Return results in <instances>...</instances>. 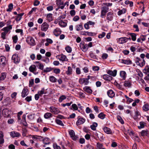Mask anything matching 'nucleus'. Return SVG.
Wrapping results in <instances>:
<instances>
[{"label": "nucleus", "mask_w": 149, "mask_h": 149, "mask_svg": "<svg viewBox=\"0 0 149 149\" xmlns=\"http://www.w3.org/2000/svg\"><path fill=\"white\" fill-rule=\"evenodd\" d=\"M27 42L30 45L33 46L35 45L33 38L31 37H28L26 39Z\"/></svg>", "instance_id": "1"}, {"label": "nucleus", "mask_w": 149, "mask_h": 149, "mask_svg": "<svg viewBox=\"0 0 149 149\" xmlns=\"http://www.w3.org/2000/svg\"><path fill=\"white\" fill-rule=\"evenodd\" d=\"M12 59L14 63L15 64L18 63L20 61L19 57L16 54H14L13 55Z\"/></svg>", "instance_id": "2"}, {"label": "nucleus", "mask_w": 149, "mask_h": 149, "mask_svg": "<svg viewBox=\"0 0 149 149\" xmlns=\"http://www.w3.org/2000/svg\"><path fill=\"white\" fill-rule=\"evenodd\" d=\"M7 63L6 58L4 56L0 57V65L3 66H5Z\"/></svg>", "instance_id": "3"}, {"label": "nucleus", "mask_w": 149, "mask_h": 149, "mask_svg": "<svg viewBox=\"0 0 149 149\" xmlns=\"http://www.w3.org/2000/svg\"><path fill=\"white\" fill-rule=\"evenodd\" d=\"M49 27V25L46 22H44L41 25V30L44 31H46Z\"/></svg>", "instance_id": "4"}, {"label": "nucleus", "mask_w": 149, "mask_h": 149, "mask_svg": "<svg viewBox=\"0 0 149 149\" xmlns=\"http://www.w3.org/2000/svg\"><path fill=\"white\" fill-rule=\"evenodd\" d=\"M80 47L81 49L84 52L86 51L88 49L87 44H84L82 43L80 44Z\"/></svg>", "instance_id": "5"}, {"label": "nucleus", "mask_w": 149, "mask_h": 149, "mask_svg": "<svg viewBox=\"0 0 149 149\" xmlns=\"http://www.w3.org/2000/svg\"><path fill=\"white\" fill-rule=\"evenodd\" d=\"M113 13L111 12L108 13L107 14V19L108 20V22L109 21H111L113 19Z\"/></svg>", "instance_id": "6"}, {"label": "nucleus", "mask_w": 149, "mask_h": 149, "mask_svg": "<svg viewBox=\"0 0 149 149\" xmlns=\"http://www.w3.org/2000/svg\"><path fill=\"white\" fill-rule=\"evenodd\" d=\"M58 56V57L59 59L62 61H67L68 60L66 56L63 54L59 55Z\"/></svg>", "instance_id": "7"}, {"label": "nucleus", "mask_w": 149, "mask_h": 149, "mask_svg": "<svg viewBox=\"0 0 149 149\" xmlns=\"http://www.w3.org/2000/svg\"><path fill=\"white\" fill-rule=\"evenodd\" d=\"M61 31L59 28H57L54 30L53 33L55 36H58L61 33Z\"/></svg>", "instance_id": "8"}, {"label": "nucleus", "mask_w": 149, "mask_h": 149, "mask_svg": "<svg viewBox=\"0 0 149 149\" xmlns=\"http://www.w3.org/2000/svg\"><path fill=\"white\" fill-rule=\"evenodd\" d=\"M12 25H10L8 26L4 27L1 29V30L2 31H4V32L7 34L10 30L12 29Z\"/></svg>", "instance_id": "9"}, {"label": "nucleus", "mask_w": 149, "mask_h": 149, "mask_svg": "<svg viewBox=\"0 0 149 149\" xmlns=\"http://www.w3.org/2000/svg\"><path fill=\"white\" fill-rule=\"evenodd\" d=\"M50 111L54 114H57L58 113V109L54 107L51 106L50 108Z\"/></svg>", "instance_id": "10"}, {"label": "nucleus", "mask_w": 149, "mask_h": 149, "mask_svg": "<svg viewBox=\"0 0 149 149\" xmlns=\"http://www.w3.org/2000/svg\"><path fill=\"white\" fill-rule=\"evenodd\" d=\"M10 135L13 138H14L19 136L20 134L19 132L15 131H12L10 133Z\"/></svg>", "instance_id": "11"}, {"label": "nucleus", "mask_w": 149, "mask_h": 149, "mask_svg": "<svg viewBox=\"0 0 149 149\" xmlns=\"http://www.w3.org/2000/svg\"><path fill=\"white\" fill-rule=\"evenodd\" d=\"M85 121V120L84 119L82 118H79L76 122V125L78 126L84 123Z\"/></svg>", "instance_id": "12"}, {"label": "nucleus", "mask_w": 149, "mask_h": 149, "mask_svg": "<svg viewBox=\"0 0 149 149\" xmlns=\"http://www.w3.org/2000/svg\"><path fill=\"white\" fill-rule=\"evenodd\" d=\"M124 85L125 87H128V88L130 87L132 85L131 81L130 80L125 81Z\"/></svg>", "instance_id": "13"}, {"label": "nucleus", "mask_w": 149, "mask_h": 149, "mask_svg": "<svg viewBox=\"0 0 149 149\" xmlns=\"http://www.w3.org/2000/svg\"><path fill=\"white\" fill-rule=\"evenodd\" d=\"M28 94V90L27 88H24L23 89L22 93V96L23 97H25Z\"/></svg>", "instance_id": "14"}, {"label": "nucleus", "mask_w": 149, "mask_h": 149, "mask_svg": "<svg viewBox=\"0 0 149 149\" xmlns=\"http://www.w3.org/2000/svg\"><path fill=\"white\" fill-rule=\"evenodd\" d=\"M103 78L106 81H110L112 80V77L107 74H104L103 76Z\"/></svg>", "instance_id": "15"}, {"label": "nucleus", "mask_w": 149, "mask_h": 149, "mask_svg": "<svg viewBox=\"0 0 149 149\" xmlns=\"http://www.w3.org/2000/svg\"><path fill=\"white\" fill-rule=\"evenodd\" d=\"M128 40V38L126 37H123L119 39V42L120 44H123L126 42Z\"/></svg>", "instance_id": "16"}, {"label": "nucleus", "mask_w": 149, "mask_h": 149, "mask_svg": "<svg viewBox=\"0 0 149 149\" xmlns=\"http://www.w3.org/2000/svg\"><path fill=\"white\" fill-rule=\"evenodd\" d=\"M107 93L108 96L111 98L113 97L115 95L113 91L111 90L108 91Z\"/></svg>", "instance_id": "17"}, {"label": "nucleus", "mask_w": 149, "mask_h": 149, "mask_svg": "<svg viewBox=\"0 0 149 149\" xmlns=\"http://www.w3.org/2000/svg\"><path fill=\"white\" fill-rule=\"evenodd\" d=\"M81 34L82 35L84 36L88 35L92 36L93 35V33L86 31L81 32Z\"/></svg>", "instance_id": "18"}, {"label": "nucleus", "mask_w": 149, "mask_h": 149, "mask_svg": "<svg viewBox=\"0 0 149 149\" xmlns=\"http://www.w3.org/2000/svg\"><path fill=\"white\" fill-rule=\"evenodd\" d=\"M107 73L111 76L115 77L116 76L117 73V70H114L113 71L109 70L107 72Z\"/></svg>", "instance_id": "19"}, {"label": "nucleus", "mask_w": 149, "mask_h": 149, "mask_svg": "<svg viewBox=\"0 0 149 149\" xmlns=\"http://www.w3.org/2000/svg\"><path fill=\"white\" fill-rule=\"evenodd\" d=\"M84 90L87 93L91 94L92 92V90L88 86H85L84 88Z\"/></svg>", "instance_id": "20"}, {"label": "nucleus", "mask_w": 149, "mask_h": 149, "mask_svg": "<svg viewBox=\"0 0 149 149\" xmlns=\"http://www.w3.org/2000/svg\"><path fill=\"white\" fill-rule=\"evenodd\" d=\"M104 131L107 134H111L112 133V132L110 128L105 127L103 128Z\"/></svg>", "instance_id": "21"}, {"label": "nucleus", "mask_w": 149, "mask_h": 149, "mask_svg": "<svg viewBox=\"0 0 149 149\" xmlns=\"http://www.w3.org/2000/svg\"><path fill=\"white\" fill-rule=\"evenodd\" d=\"M77 31H79L83 29V26L82 23H81L80 24H77L75 26Z\"/></svg>", "instance_id": "22"}, {"label": "nucleus", "mask_w": 149, "mask_h": 149, "mask_svg": "<svg viewBox=\"0 0 149 149\" xmlns=\"http://www.w3.org/2000/svg\"><path fill=\"white\" fill-rule=\"evenodd\" d=\"M149 135V131L147 130H143L141 132V135L142 136H148Z\"/></svg>", "instance_id": "23"}, {"label": "nucleus", "mask_w": 149, "mask_h": 149, "mask_svg": "<svg viewBox=\"0 0 149 149\" xmlns=\"http://www.w3.org/2000/svg\"><path fill=\"white\" fill-rule=\"evenodd\" d=\"M36 67L35 65H31L29 68V71L31 72H33L35 71H36Z\"/></svg>", "instance_id": "24"}, {"label": "nucleus", "mask_w": 149, "mask_h": 149, "mask_svg": "<svg viewBox=\"0 0 149 149\" xmlns=\"http://www.w3.org/2000/svg\"><path fill=\"white\" fill-rule=\"evenodd\" d=\"M58 24L59 26L62 27H64L67 25V24L66 22H63L62 20L59 21Z\"/></svg>", "instance_id": "25"}, {"label": "nucleus", "mask_w": 149, "mask_h": 149, "mask_svg": "<svg viewBox=\"0 0 149 149\" xmlns=\"http://www.w3.org/2000/svg\"><path fill=\"white\" fill-rule=\"evenodd\" d=\"M24 14V13H21L17 15V17L15 19V20L17 21H20L21 19H22V16Z\"/></svg>", "instance_id": "26"}, {"label": "nucleus", "mask_w": 149, "mask_h": 149, "mask_svg": "<svg viewBox=\"0 0 149 149\" xmlns=\"http://www.w3.org/2000/svg\"><path fill=\"white\" fill-rule=\"evenodd\" d=\"M69 133L71 137L72 138L74 137V138L73 139V140L76 139V138L74 137L75 136V133L73 130H70Z\"/></svg>", "instance_id": "27"}, {"label": "nucleus", "mask_w": 149, "mask_h": 149, "mask_svg": "<svg viewBox=\"0 0 149 149\" xmlns=\"http://www.w3.org/2000/svg\"><path fill=\"white\" fill-rule=\"evenodd\" d=\"M140 125L138 126V127L139 129H141L144 128L146 123L144 122L141 121L139 123Z\"/></svg>", "instance_id": "28"}, {"label": "nucleus", "mask_w": 149, "mask_h": 149, "mask_svg": "<svg viewBox=\"0 0 149 149\" xmlns=\"http://www.w3.org/2000/svg\"><path fill=\"white\" fill-rule=\"evenodd\" d=\"M120 77L124 79H125L126 77V73L124 71H121L120 73Z\"/></svg>", "instance_id": "29"}, {"label": "nucleus", "mask_w": 149, "mask_h": 149, "mask_svg": "<svg viewBox=\"0 0 149 149\" xmlns=\"http://www.w3.org/2000/svg\"><path fill=\"white\" fill-rule=\"evenodd\" d=\"M131 36L132 40L133 41H135L136 39V34L135 33H130L129 34Z\"/></svg>", "instance_id": "30"}, {"label": "nucleus", "mask_w": 149, "mask_h": 149, "mask_svg": "<svg viewBox=\"0 0 149 149\" xmlns=\"http://www.w3.org/2000/svg\"><path fill=\"white\" fill-rule=\"evenodd\" d=\"M143 110L146 111L149 110V106L148 104L146 103L144 104L143 107Z\"/></svg>", "instance_id": "31"}, {"label": "nucleus", "mask_w": 149, "mask_h": 149, "mask_svg": "<svg viewBox=\"0 0 149 149\" xmlns=\"http://www.w3.org/2000/svg\"><path fill=\"white\" fill-rule=\"evenodd\" d=\"M122 62L127 65L130 64L132 63V61L130 60H122Z\"/></svg>", "instance_id": "32"}, {"label": "nucleus", "mask_w": 149, "mask_h": 149, "mask_svg": "<svg viewBox=\"0 0 149 149\" xmlns=\"http://www.w3.org/2000/svg\"><path fill=\"white\" fill-rule=\"evenodd\" d=\"M97 126V124L95 122L93 123V124L91 125V129L93 130H96V127Z\"/></svg>", "instance_id": "33"}, {"label": "nucleus", "mask_w": 149, "mask_h": 149, "mask_svg": "<svg viewBox=\"0 0 149 149\" xmlns=\"http://www.w3.org/2000/svg\"><path fill=\"white\" fill-rule=\"evenodd\" d=\"M72 69L70 66L68 67V70L66 72V74L68 75H70L72 74Z\"/></svg>", "instance_id": "34"}, {"label": "nucleus", "mask_w": 149, "mask_h": 149, "mask_svg": "<svg viewBox=\"0 0 149 149\" xmlns=\"http://www.w3.org/2000/svg\"><path fill=\"white\" fill-rule=\"evenodd\" d=\"M49 79L50 81L52 82L55 83L57 81V79L53 76H50Z\"/></svg>", "instance_id": "35"}, {"label": "nucleus", "mask_w": 149, "mask_h": 149, "mask_svg": "<svg viewBox=\"0 0 149 149\" xmlns=\"http://www.w3.org/2000/svg\"><path fill=\"white\" fill-rule=\"evenodd\" d=\"M47 18L49 22H50L52 20V14L51 13H49L47 14Z\"/></svg>", "instance_id": "36"}, {"label": "nucleus", "mask_w": 149, "mask_h": 149, "mask_svg": "<svg viewBox=\"0 0 149 149\" xmlns=\"http://www.w3.org/2000/svg\"><path fill=\"white\" fill-rule=\"evenodd\" d=\"M52 114L50 113H47L44 115V118L46 119H48L49 118L52 117Z\"/></svg>", "instance_id": "37"}, {"label": "nucleus", "mask_w": 149, "mask_h": 149, "mask_svg": "<svg viewBox=\"0 0 149 149\" xmlns=\"http://www.w3.org/2000/svg\"><path fill=\"white\" fill-rule=\"evenodd\" d=\"M45 90L44 88H42L41 91H38V93L40 95V96H42V94H46V93L45 92Z\"/></svg>", "instance_id": "38"}, {"label": "nucleus", "mask_w": 149, "mask_h": 149, "mask_svg": "<svg viewBox=\"0 0 149 149\" xmlns=\"http://www.w3.org/2000/svg\"><path fill=\"white\" fill-rule=\"evenodd\" d=\"M106 115L104 114L102 112L100 113L98 116V117L101 119H103L105 118Z\"/></svg>", "instance_id": "39"}, {"label": "nucleus", "mask_w": 149, "mask_h": 149, "mask_svg": "<svg viewBox=\"0 0 149 149\" xmlns=\"http://www.w3.org/2000/svg\"><path fill=\"white\" fill-rule=\"evenodd\" d=\"M8 8L7 9V11L8 12H10L13 8V5L12 3H10L8 6Z\"/></svg>", "instance_id": "40"}, {"label": "nucleus", "mask_w": 149, "mask_h": 149, "mask_svg": "<svg viewBox=\"0 0 149 149\" xmlns=\"http://www.w3.org/2000/svg\"><path fill=\"white\" fill-rule=\"evenodd\" d=\"M6 77V74L5 73H3L1 74V77H0V81H2L4 80Z\"/></svg>", "instance_id": "41"}, {"label": "nucleus", "mask_w": 149, "mask_h": 149, "mask_svg": "<svg viewBox=\"0 0 149 149\" xmlns=\"http://www.w3.org/2000/svg\"><path fill=\"white\" fill-rule=\"evenodd\" d=\"M126 10L125 9H123V10H120L118 11V15H120L123 13H126Z\"/></svg>", "instance_id": "42"}, {"label": "nucleus", "mask_w": 149, "mask_h": 149, "mask_svg": "<svg viewBox=\"0 0 149 149\" xmlns=\"http://www.w3.org/2000/svg\"><path fill=\"white\" fill-rule=\"evenodd\" d=\"M28 117L30 120H33L34 119V114H29L28 116Z\"/></svg>", "instance_id": "43"}, {"label": "nucleus", "mask_w": 149, "mask_h": 149, "mask_svg": "<svg viewBox=\"0 0 149 149\" xmlns=\"http://www.w3.org/2000/svg\"><path fill=\"white\" fill-rule=\"evenodd\" d=\"M56 123L58 125H60L62 126H64V125L62 122L60 120L57 119L56 120Z\"/></svg>", "instance_id": "44"}, {"label": "nucleus", "mask_w": 149, "mask_h": 149, "mask_svg": "<svg viewBox=\"0 0 149 149\" xmlns=\"http://www.w3.org/2000/svg\"><path fill=\"white\" fill-rule=\"evenodd\" d=\"M66 98V97L64 95H62L60 96L59 99V102H61L63 100Z\"/></svg>", "instance_id": "45"}, {"label": "nucleus", "mask_w": 149, "mask_h": 149, "mask_svg": "<svg viewBox=\"0 0 149 149\" xmlns=\"http://www.w3.org/2000/svg\"><path fill=\"white\" fill-rule=\"evenodd\" d=\"M109 8L107 6H104L102 8L101 11H104L106 12H107L108 11Z\"/></svg>", "instance_id": "46"}, {"label": "nucleus", "mask_w": 149, "mask_h": 149, "mask_svg": "<svg viewBox=\"0 0 149 149\" xmlns=\"http://www.w3.org/2000/svg\"><path fill=\"white\" fill-rule=\"evenodd\" d=\"M52 70V69L50 67H47L43 71L44 72H49Z\"/></svg>", "instance_id": "47"}, {"label": "nucleus", "mask_w": 149, "mask_h": 149, "mask_svg": "<svg viewBox=\"0 0 149 149\" xmlns=\"http://www.w3.org/2000/svg\"><path fill=\"white\" fill-rule=\"evenodd\" d=\"M117 119L122 124H123L124 123V121L120 116H117Z\"/></svg>", "instance_id": "48"}, {"label": "nucleus", "mask_w": 149, "mask_h": 149, "mask_svg": "<svg viewBox=\"0 0 149 149\" xmlns=\"http://www.w3.org/2000/svg\"><path fill=\"white\" fill-rule=\"evenodd\" d=\"M12 38L13 40V42L15 43H16L17 42L18 40L17 36V35L15 36L12 37Z\"/></svg>", "instance_id": "49"}, {"label": "nucleus", "mask_w": 149, "mask_h": 149, "mask_svg": "<svg viewBox=\"0 0 149 149\" xmlns=\"http://www.w3.org/2000/svg\"><path fill=\"white\" fill-rule=\"evenodd\" d=\"M65 49L66 51L68 53H70L72 51L71 48L69 46H67L65 48Z\"/></svg>", "instance_id": "50"}, {"label": "nucleus", "mask_w": 149, "mask_h": 149, "mask_svg": "<svg viewBox=\"0 0 149 149\" xmlns=\"http://www.w3.org/2000/svg\"><path fill=\"white\" fill-rule=\"evenodd\" d=\"M72 107L74 110H77L78 109V107L77 105L75 104H72Z\"/></svg>", "instance_id": "51"}, {"label": "nucleus", "mask_w": 149, "mask_h": 149, "mask_svg": "<svg viewBox=\"0 0 149 149\" xmlns=\"http://www.w3.org/2000/svg\"><path fill=\"white\" fill-rule=\"evenodd\" d=\"M53 147L54 149H61L60 147L57 145L56 143L53 144Z\"/></svg>", "instance_id": "52"}, {"label": "nucleus", "mask_w": 149, "mask_h": 149, "mask_svg": "<svg viewBox=\"0 0 149 149\" xmlns=\"http://www.w3.org/2000/svg\"><path fill=\"white\" fill-rule=\"evenodd\" d=\"M27 130L26 129H24L23 130H22V135L23 136H25L26 135L27 132Z\"/></svg>", "instance_id": "53"}, {"label": "nucleus", "mask_w": 149, "mask_h": 149, "mask_svg": "<svg viewBox=\"0 0 149 149\" xmlns=\"http://www.w3.org/2000/svg\"><path fill=\"white\" fill-rule=\"evenodd\" d=\"M97 146L98 149H101L102 148L103 145L102 144H100L99 143H97Z\"/></svg>", "instance_id": "54"}, {"label": "nucleus", "mask_w": 149, "mask_h": 149, "mask_svg": "<svg viewBox=\"0 0 149 149\" xmlns=\"http://www.w3.org/2000/svg\"><path fill=\"white\" fill-rule=\"evenodd\" d=\"M107 12L103 11H101V14L100 15V17L102 18H103L104 16H105L106 15Z\"/></svg>", "instance_id": "55"}, {"label": "nucleus", "mask_w": 149, "mask_h": 149, "mask_svg": "<svg viewBox=\"0 0 149 149\" xmlns=\"http://www.w3.org/2000/svg\"><path fill=\"white\" fill-rule=\"evenodd\" d=\"M6 34L7 33L4 32L1 33V38H2L3 40L5 39V37Z\"/></svg>", "instance_id": "56"}, {"label": "nucleus", "mask_w": 149, "mask_h": 149, "mask_svg": "<svg viewBox=\"0 0 149 149\" xmlns=\"http://www.w3.org/2000/svg\"><path fill=\"white\" fill-rule=\"evenodd\" d=\"M16 33H20L21 35L23 34V30L22 29H17L15 30Z\"/></svg>", "instance_id": "57"}, {"label": "nucleus", "mask_w": 149, "mask_h": 149, "mask_svg": "<svg viewBox=\"0 0 149 149\" xmlns=\"http://www.w3.org/2000/svg\"><path fill=\"white\" fill-rule=\"evenodd\" d=\"M105 33L104 32H103L101 34H100L98 36V37L99 38H103L105 35Z\"/></svg>", "instance_id": "58"}, {"label": "nucleus", "mask_w": 149, "mask_h": 149, "mask_svg": "<svg viewBox=\"0 0 149 149\" xmlns=\"http://www.w3.org/2000/svg\"><path fill=\"white\" fill-rule=\"evenodd\" d=\"M38 66L39 67V69L41 70H43L44 66L42 63H39L38 64Z\"/></svg>", "instance_id": "59"}, {"label": "nucleus", "mask_w": 149, "mask_h": 149, "mask_svg": "<svg viewBox=\"0 0 149 149\" xmlns=\"http://www.w3.org/2000/svg\"><path fill=\"white\" fill-rule=\"evenodd\" d=\"M31 96H27L25 100L27 102H29L31 100Z\"/></svg>", "instance_id": "60"}, {"label": "nucleus", "mask_w": 149, "mask_h": 149, "mask_svg": "<svg viewBox=\"0 0 149 149\" xmlns=\"http://www.w3.org/2000/svg\"><path fill=\"white\" fill-rule=\"evenodd\" d=\"M75 11L74 10H72L70 11V13L72 16H74L75 14Z\"/></svg>", "instance_id": "61"}, {"label": "nucleus", "mask_w": 149, "mask_h": 149, "mask_svg": "<svg viewBox=\"0 0 149 149\" xmlns=\"http://www.w3.org/2000/svg\"><path fill=\"white\" fill-rule=\"evenodd\" d=\"M53 7L52 6H49L47 7V9L48 11H50L53 10Z\"/></svg>", "instance_id": "62"}, {"label": "nucleus", "mask_w": 149, "mask_h": 149, "mask_svg": "<svg viewBox=\"0 0 149 149\" xmlns=\"http://www.w3.org/2000/svg\"><path fill=\"white\" fill-rule=\"evenodd\" d=\"M79 19V18L78 16H75L73 19V20L74 21H77Z\"/></svg>", "instance_id": "63"}, {"label": "nucleus", "mask_w": 149, "mask_h": 149, "mask_svg": "<svg viewBox=\"0 0 149 149\" xmlns=\"http://www.w3.org/2000/svg\"><path fill=\"white\" fill-rule=\"evenodd\" d=\"M8 148L9 149H15V146L14 145L11 144L9 146Z\"/></svg>", "instance_id": "64"}]
</instances>
